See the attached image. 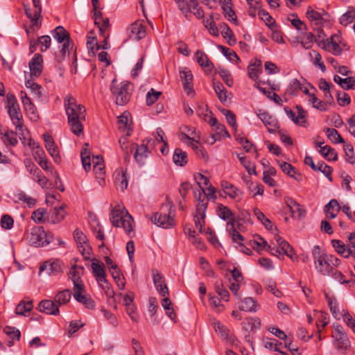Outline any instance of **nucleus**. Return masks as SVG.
<instances>
[{
    "instance_id": "obj_1",
    "label": "nucleus",
    "mask_w": 355,
    "mask_h": 355,
    "mask_svg": "<svg viewBox=\"0 0 355 355\" xmlns=\"http://www.w3.org/2000/svg\"><path fill=\"white\" fill-rule=\"evenodd\" d=\"M64 104L70 129L73 134L79 135L83 131L82 121L85 119L86 109L83 105L78 104L71 94L65 96Z\"/></svg>"
},
{
    "instance_id": "obj_2",
    "label": "nucleus",
    "mask_w": 355,
    "mask_h": 355,
    "mask_svg": "<svg viewBox=\"0 0 355 355\" xmlns=\"http://www.w3.org/2000/svg\"><path fill=\"white\" fill-rule=\"evenodd\" d=\"M194 196L198 200L196 212L193 216L195 225L198 230L202 232V226L205 224V212L209 200H216V189L212 185L207 189H200L194 191Z\"/></svg>"
},
{
    "instance_id": "obj_3",
    "label": "nucleus",
    "mask_w": 355,
    "mask_h": 355,
    "mask_svg": "<svg viewBox=\"0 0 355 355\" xmlns=\"http://www.w3.org/2000/svg\"><path fill=\"white\" fill-rule=\"evenodd\" d=\"M312 256L315 270L322 276H329L334 268L341 263V260L336 256L322 252L319 245L313 247Z\"/></svg>"
},
{
    "instance_id": "obj_4",
    "label": "nucleus",
    "mask_w": 355,
    "mask_h": 355,
    "mask_svg": "<svg viewBox=\"0 0 355 355\" xmlns=\"http://www.w3.org/2000/svg\"><path fill=\"white\" fill-rule=\"evenodd\" d=\"M223 220H228L225 228L232 241L234 243L242 244V242L244 241V237L241 235V232L244 231L242 219L236 218L232 210L223 206Z\"/></svg>"
},
{
    "instance_id": "obj_5",
    "label": "nucleus",
    "mask_w": 355,
    "mask_h": 355,
    "mask_svg": "<svg viewBox=\"0 0 355 355\" xmlns=\"http://www.w3.org/2000/svg\"><path fill=\"white\" fill-rule=\"evenodd\" d=\"M110 91L115 99L116 104L122 106L129 102L133 91V86L130 82L118 83L116 79H114L110 85Z\"/></svg>"
},
{
    "instance_id": "obj_6",
    "label": "nucleus",
    "mask_w": 355,
    "mask_h": 355,
    "mask_svg": "<svg viewBox=\"0 0 355 355\" xmlns=\"http://www.w3.org/2000/svg\"><path fill=\"white\" fill-rule=\"evenodd\" d=\"M124 207H114L112 210L110 220L116 227H123L125 232L130 234L132 230V217L126 211L124 214Z\"/></svg>"
},
{
    "instance_id": "obj_7",
    "label": "nucleus",
    "mask_w": 355,
    "mask_h": 355,
    "mask_svg": "<svg viewBox=\"0 0 355 355\" xmlns=\"http://www.w3.org/2000/svg\"><path fill=\"white\" fill-rule=\"evenodd\" d=\"M6 104V107L8 109V114L13 125L17 130L22 131L24 128L22 114L14 94L10 93L7 94Z\"/></svg>"
},
{
    "instance_id": "obj_8",
    "label": "nucleus",
    "mask_w": 355,
    "mask_h": 355,
    "mask_svg": "<svg viewBox=\"0 0 355 355\" xmlns=\"http://www.w3.org/2000/svg\"><path fill=\"white\" fill-rule=\"evenodd\" d=\"M180 10L182 12L187 19H190V13L193 12L198 19L204 17V11L199 6L198 0H190L189 2H184V0H178V2Z\"/></svg>"
},
{
    "instance_id": "obj_9",
    "label": "nucleus",
    "mask_w": 355,
    "mask_h": 355,
    "mask_svg": "<svg viewBox=\"0 0 355 355\" xmlns=\"http://www.w3.org/2000/svg\"><path fill=\"white\" fill-rule=\"evenodd\" d=\"M315 42L324 50L336 55L341 54L343 51L340 44V37L337 35H332L329 39H327L326 40H324V38H322V40H315Z\"/></svg>"
},
{
    "instance_id": "obj_10",
    "label": "nucleus",
    "mask_w": 355,
    "mask_h": 355,
    "mask_svg": "<svg viewBox=\"0 0 355 355\" xmlns=\"http://www.w3.org/2000/svg\"><path fill=\"white\" fill-rule=\"evenodd\" d=\"M92 269L94 273V275L96 278V280L98 284L104 283L105 286L101 285L102 288L105 290V293L107 295H111L113 293L112 291H110V287L107 280L106 279L105 271L104 269V266L103 263H92Z\"/></svg>"
},
{
    "instance_id": "obj_11",
    "label": "nucleus",
    "mask_w": 355,
    "mask_h": 355,
    "mask_svg": "<svg viewBox=\"0 0 355 355\" xmlns=\"http://www.w3.org/2000/svg\"><path fill=\"white\" fill-rule=\"evenodd\" d=\"M231 274L232 280L234 282H232V279H229V285L228 287L230 290L233 293L234 295L238 298L241 297L240 294L238 293L239 289L240 288L241 284L243 282V277L242 275V273L239 269H238L236 267H234L232 270L228 269Z\"/></svg>"
},
{
    "instance_id": "obj_12",
    "label": "nucleus",
    "mask_w": 355,
    "mask_h": 355,
    "mask_svg": "<svg viewBox=\"0 0 355 355\" xmlns=\"http://www.w3.org/2000/svg\"><path fill=\"white\" fill-rule=\"evenodd\" d=\"M128 31L129 38L135 41L143 39L146 35V26L142 21H136L132 23Z\"/></svg>"
},
{
    "instance_id": "obj_13",
    "label": "nucleus",
    "mask_w": 355,
    "mask_h": 355,
    "mask_svg": "<svg viewBox=\"0 0 355 355\" xmlns=\"http://www.w3.org/2000/svg\"><path fill=\"white\" fill-rule=\"evenodd\" d=\"M296 109L297 110V115H295V113L288 108V107H285L284 108L287 116L291 119L296 125L307 127L308 122L306 119V112L303 110L302 106L297 105Z\"/></svg>"
},
{
    "instance_id": "obj_14",
    "label": "nucleus",
    "mask_w": 355,
    "mask_h": 355,
    "mask_svg": "<svg viewBox=\"0 0 355 355\" xmlns=\"http://www.w3.org/2000/svg\"><path fill=\"white\" fill-rule=\"evenodd\" d=\"M84 288V285H80L76 282L75 287H73V297L77 302L84 304L86 308L93 309L95 306L94 300L90 297L82 294Z\"/></svg>"
},
{
    "instance_id": "obj_15",
    "label": "nucleus",
    "mask_w": 355,
    "mask_h": 355,
    "mask_svg": "<svg viewBox=\"0 0 355 355\" xmlns=\"http://www.w3.org/2000/svg\"><path fill=\"white\" fill-rule=\"evenodd\" d=\"M151 221L164 229L171 228L175 226V221L173 217L169 214L162 213H155L151 218Z\"/></svg>"
},
{
    "instance_id": "obj_16",
    "label": "nucleus",
    "mask_w": 355,
    "mask_h": 355,
    "mask_svg": "<svg viewBox=\"0 0 355 355\" xmlns=\"http://www.w3.org/2000/svg\"><path fill=\"white\" fill-rule=\"evenodd\" d=\"M46 271L48 275H58L62 272V263L59 260L46 261L40 267L39 274Z\"/></svg>"
},
{
    "instance_id": "obj_17",
    "label": "nucleus",
    "mask_w": 355,
    "mask_h": 355,
    "mask_svg": "<svg viewBox=\"0 0 355 355\" xmlns=\"http://www.w3.org/2000/svg\"><path fill=\"white\" fill-rule=\"evenodd\" d=\"M134 149H136V151L134 154V158L135 161L140 166L144 165L147 157L150 153L148 150V148L147 144H141V145H138L137 144H132L130 146L131 151Z\"/></svg>"
},
{
    "instance_id": "obj_18",
    "label": "nucleus",
    "mask_w": 355,
    "mask_h": 355,
    "mask_svg": "<svg viewBox=\"0 0 355 355\" xmlns=\"http://www.w3.org/2000/svg\"><path fill=\"white\" fill-rule=\"evenodd\" d=\"M46 232L42 227H34L31 228L28 236V241L32 245L35 247L44 246V239Z\"/></svg>"
},
{
    "instance_id": "obj_19",
    "label": "nucleus",
    "mask_w": 355,
    "mask_h": 355,
    "mask_svg": "<svg viewBox=\"0 0 355 355\" xmlns=\"http://www.w3.org/2000/svg\"><path fill=\"white\" fill-rule=\"evenodd\" d=\"M43 137L45 143V148L49 152V155L53 157L55 162L60 163L61 161V157L58 152V148L55 144L53 137L48 133L44 134Z\"/></svg>"
},
{
    "instance_id": "obj_20",
    "label": "nucleus",
    "mask_w": 355,
    "mask_h": 355,
    "mask_svg": "<svg viewBox=\"0 0 355 355\" xmlns=\"http://www.w3.org/2000/svg\"><path fill=\"white\" fill-rule=\"evenodd\" d=\"M21 98L24 110L30 119L33 121H37L39 119V115L37 112L36 107L31 100L28 97L26 92H21Z\"/></svg>"
},
{
    "instance_id": "obj_21",
    "label": "nucleus",
    "mask_w": 355,
    "mask_h": 355,
    "mask_svg": "<svg viewBox=\"0 0 355 355\" xmlns=\"http://www.w3.org/2000/svg\"><path fill=\"white\" fill-rule=\"evenodd\" d=\"M153 281L158 293L163 297L168 294V288L164 277L157 270H153Z\"/></svg>"
},
{
    "instance_id": "obj_22",
    "label": "nucleus",
    "mask_w": 355,
    "mask_h": 355,
    "mask_svg": "<svg viewBox=\"0 0 355 355\" xmlns=\"http://www.w3.org/2000/svg\"><path fill=\"white\" fill-rule=\"evenodd\" d=\"M37 309L39 311L45 313L49 315H59L60 311L55 301L44 300H42L38 304Z\"/></svg>"
},
{
    "instance_id": "obj_23",
    "label": "nucleus",
    "mask_w": 355,
    "mask_h": 355,
    "mask_svg": "<svg viewBox=\"0 0 355 355\" xmlns=\"http://www.w3.org/2000/svg\"><path fill=\"white\" fill-rule=\"evenodd\" d=\"M42 56L39 53H36L30 61L28 65L32 76L38 77L42 73Z\"/></svg>"
},
{
    "instance_id": "obj_24",
    "label": "nucleus",
    "mask_w": 355,
    "mask_h": 355,
    "mask_svg": "<svg viewBox=\"0 0 355 355\" xmlns=\"http://www.w3.org/2000/svg\"><path fill=\"white\" fill-rule=\"evenodd\" d=\"M180 76L182 81L184 89L187 92V94L189 95L190 92H193V75L189 69L187 67H183L180 69Z\"/></svg>"
},
{
    "instance_id": "obj_25",
    "label": "nucleus",
    "mask_w": 355,
    "mask_h": 355,
    "mask_svg": "<svg viewBox=\"0 0 355 355\" xmlns=\"http://www.w3.org/2000/svg\"><path fill=\"white\" fill-rule=\"evenodd\" d=\"M223 15L232 24L239 25V20L232 8V0H223Z\"/></svg>"
},
{
    "instance_id": "obj_26",
    "label": "nucleus",
    "mask_w": 355,
    "mask_h": 355,
    "mask_svg": "<svg viewBox=\"0 0 355 355\" xmlns=\"http://www.w3.org/2000/svg\"><path fill=\"white\" fill-rule=\"evenodd\" d=\"M336 349L342 353H346L350 347V341L346 334L332 336Z\"/></svg>"
},
{
    "instance_id": "obj_27",
    "label": "nucleus",
    "mask_w": 355,
    "mask_h": 355,
    "mask_svg": "<svg viewBox=\"0 0 355 355\" xmlns=\"http://www.w3.org/2000/svg\"><path fill=\"white\" fill-rule=\"evenodd\" d=\"M259 118L264 123L269 132H275L278 128L277 121L266 112L260 113Z\"/></svg>"
},
{
    "instance_id": "obj_28",
    "label": "nucleus",
    "mask_w": 355,
    "mask_h": 355,
    "mask_svg": "<svg viewBox=\"0 0 355 355\" xmlns=\"http://www.w3.org/2000/svg\"><path fill=\"white\" fill-rule=\"evenodd\" d=\"M197 62L202 67L206 73L212 71V64L209 62L207 55L202 51H197L195 54Z\"/></svg>"
},
{
    "instance_id": "obj_29",
    "label": "nucleus",
    "mask_w": 355,
    "mask_h": 355,
    "mask_svg": "<svg viewBox=\"0 0 355 355\" xmlns=\"http://www.w3.org/2000/svg\"><path fill=\"white\" fill-rule=\"evenodd\" d=\"M325 298L333 317L340 320L343 313L340 311L336 298L334 296H329L327 293H325Z\"/></svg>"
},
{
    "instance_id": "obj_30",
    "label": "nucleus",
    "mask_w": 355,
    "mask_h": 355,
    "mask_svg": "<svg viewBox=\"0 0 355 355\" xmlns=\"http://www.w3.org/2000/svg\"><path fill=\"white\" fill-rule=\"evenodd\" d=\"M84 272V267L80 265H73L71 270H69V275L71 277V280L73 284V287H75V284L76 282L80 285H84L80 276L83 275Z\"/></svg>"
},
{
    "instance_id": "obj_31",
    "label": "nucleus",
    "mask_w": 355,
    "mask_h": 355,
    "mask_svg": "<svg viewBox=\"0 0 355 355\" xmlns=\"http://www.w3.org/2000/svg\"><path fill=\"white\" fill-rule=\"evenodd\" d=\"M93 170L95 173L96 178L98 179H101L104 182L103 175L105 173L104 171V164L103 159L102 157L99 156H94L93 157Z\"/></svg>"
},
{
    "instance_id": "obj_32",
    "label": "nucleus",
    "mask_w": 355,
    "mask_h": 355,
    "mask_svg": "<svg viewBox=\"0 0 355 355\" xmlns=\"http://www.w3.org/2000/svg\"><path fill=\"white\" fill-rule=\"evenodd\" d=\"M341 207L335 199L331 200L324 207V211L327 217L334 218L338 215Z\"/></svg>"
},
{
    "instance_id": "obj_33",
    "label": "nucleus",
    "mask_w": 355,
    "mask_h": 355,
    "mask_svg": "<svg viewBox=\"0 0 355 355\" xmlns=\"http://www.w3.org/2000/svg\"><path fill=\"white\" fill-rule=\"evenodd\" d=\"M173 161L177 166H183L188 162V157L186 152L181 148H175L173 155Z\"/></svg>"
},
{
    "instance_id": "obj_34",
    "label": "nucleus",
    "mask_w": 355,
    "mask_h": 355,
    "mask_svg": "<svg viewBox=\"0 0 355 355\" xmlns=\"http://www.w3.org/2000/svg\"><path fill=\"white\" fill-rule=\"evenodd\" d=\"M51 35L58 43H62L70 39L69 33L62 26H58L54 28L51 31Z\"/></svg>"
},
{
    "instance_id": "obj_35",
    "label": "nucleus",
    "mask_w": 355,
    "mask_h": 355,
    "mask_svg": "<svg viewBox=\"0 0 355 355\" xmlns=\"http://www.w3.org/2000/svg\"><path fill=\"white\" fill-rule=\"evenodd\" d=\"M128 112H124L118 117L119 128L123 132H126V136H130L132 131L130 124L128 123Z\"/></svg>"
},
{
    "instance_id": "obj_36",
    "label": "nucleus",
    "mask_w": 355,
    "mask_h": 355,
    "mask_svg": "<svg viewBox=\"0 0 355 355\" xmlns=\"http://www.w3.org/2000/svg\"><path fill=\"white\" fill-rule=\"evenodd\" d=\"M278 164L282 171L286 175H289L291 178H295L297 181H300L302 180V177L300 174H298L296 176V171L295 168L289 163L286 162H280L278 161Z\"/></svg>"
},
{
    "instance_id": "obj_37",
    "label": "nucleus",
    "mask_w": 355,
    "mask_h": 355,
    "mask_svg": "<svg viewBox=\"0 0 355 355\" xmlns=\"http://www.w3.org/2000/svg\"><path fill=\"white\" fill-rule=\"evenodd\" d=\"M223 193L232 199L241 198L242 192L232 184L223 182Z\"/></svg>"
},
{
    "instance_id": "obj_38",
    "label": "nucleus",
    "mask_w": 355,
    "mask_h": 355,
    "mask_svg": "<svg viewBox=\"0 0 355 355\" xmlns=\"http://www.w3.org/2000/svg\"><path fill=\"white\" fill-rule=\"evenodd\" d=\"M66 207L65 205H62L60 207H55L53 208V210L52 211V214L51 216V220L53 223H58L60 221H62L65 216H66V211L64 210Z\"/></svg>"
},
{
    "instance_id": "obj_39",
    "label": "nucleus",
    "mask_w": 355,
    "mask_h": 355,
    "mask_svg": "<svg viewBox=\"0 0 355 355\" xmlns=\"http://www.w3.org/2000/svg\"><path fill=\"white\" fill-rule=\"evenodd\" d=\"M257 304L256 300L250 297L244 298L239 306L241 310L249 312L257 311Z\"/></svg>"
},
{
    "instance_id": "obj_40",
    "label": "nucleus",
    "mask_w": 355,
    "mask_h": 355,
    "mask_svg": "<svg viewBox=\"0 0 355 355\" xmlns=\"http://www.w3.org/2000/svg\"><path fill=\"white\" fill-rule=\"evenodd\" d=\"M322 40L320 34L318 35V38H315L314 35L312 33H306L304 35L298 40V42L301 44L302 47L305 49H309L312 47L313 42H315V40Z\"/></svg>"
},
{
    "instance_id": "obj_41",
    "label": "nucleus",
    "mask_w": 355,
    "mask_h": 355,
    "mask_svg": "<svg viewBox=\"0 0 355 355\" xmlns=\"http://www.w3.org/2000/svg\"><path fill=\"white\" fill-rule=\"evenodd\" d=\"M31 25L30 28L26 29V32L28 35L30 33L31 30L32 31H35L41 28L42 19H41L40 9H39L38 10H35V12L33 13V17L32 19H31Z\"/></svg>"
},
{
    "instance_id": "obj_42",
    "label": "nucleus",
    "mask_w": 355,
    "mask_h": 355,
    "mask_svg": "<svg viewBox=\"0 0 355 355\" xmlns=\"http://www.w3.org/2000/svg\"><path fill=\"white\" fill-rule=\"evenodd\" d=\"M319 152L328 161H336L338 159L337 153L330 146L326 145L321 147Z\"/></svg>"
},
{
    "instance_id": "obj_43",
    "label": "nucleus",
    "mask_w": 355,
    "mask_h": 355,
    "mask_svg": "<svg viewBox=\"0 0 355 355\" xmlns=\"http://www.w3.org/2000/svg\"><path fill=\"white\" fill-rule=\"evenodd\" d=\"M198 114L200 117L202 118L205 121L207 122L211 126L214 127L218 124L217 119L214 116L212 112L209 111L207 108L205 109V113L202 110V112L198 111ZM219 128V125L216 126V129Z\"/></svg>"
},
{
    "instance_id": "obj_44",
    "label": "nucleus",
    "mask_w": 355,
    "mask_h": 355,
    "mask_svg": "<svg viewBox=\"0 0 355 355\" xmlns=\"http://www.w3.org/2000/svg\"><path fill=\"white\" fill-rule=\"evenodd\" d=\"M243 328L246 331H254L260 328L261 320L259 318H248L243 322Z\"/></svg>"
},
{
    "instance_id": "obj_45",
    "label": "nucleus",
    "mask_w": 355,
    "mask_h": 355,
    "mask_svg": "<svg viewBox=\"0 0 355 355\" xmlns=\"http://www.w3.org/2000/svg\"><path fill=\"white\" fill-rule=\"evenodd\" d=\"M250 246L257 251H261L263 250H267L268 245L267 242L264 240L263 238L260 236H257L254 238V239L250 241Z\"/></svg>"
},
{
    "instance_id": "obj_46",
    "label": "nucleus",
    "mask_w": 355,
    "mask_h": 355,
    "mask_svg": "<svg viewBox=\"0 0 355 355\" xmlns=\"http://www.w3.org/2000/svg\"><path fill=\"white\" fill-rule=\"evenodd\" d=\"M331 244L336 252L344 258H348V252L344 243L338 239L331 241Z\"/></svg>"
},
{
    "instance_id": "obj_47",
    "label": "nucleus",
    "mask_w": 355,
    "mask_h": 355,
    "mask_svg": "<svg viewBox=\"0 0 355 355\" xmlns=\"http://www.w3.org/2000/svg\"><path fill=\"white\" fill-rule=\"evenodd\" d=\"M71 299V292L69 289L60 291L55 297V301L58 306L65 304L69 302Z\"/></svg>"
},
{
    "instance_id": "obj_48",
    "label": "nucleus",
    "mask_w": 355,
    "mask_h": 355,
    "mask_svg": "<svg viewBox=\"0 0 355 355\" xmlns=\"http://www.w3.org/2000/svg\"><path fill=\"white\" fill-rule=\"evenodd\" d=\"M324 132L327 135V138L334 144L344 143V140L338 133V132L331 128H327L324 129Z\"/></svg>"
},
{
    "instance_id": "obj_49",
    "label": "nucleus",
    "mask_w": 355,
    "mask_h": 355,
    "mask_svg": "<svg viewBox=\"0 0 355 355\" xmlns=\"http://www.w3.org/2000/svg\"><path fill=\"white\" fill-rule=\"evenodd\" d=\"M223 115L225 116L228 125L232 128L234 132H236L238 130V124L235 114L230 110L223 109Z\"/></svg>"
},
{
    "instance_id": "obj_50",
    "label": "nucleus",
    "mask_w": 355,
    "mask_h": 355,
    "mask_svg": "<svg viewBox=\"0 0 355 355\" xmlns=\"http://www.w3.org/2000/svg\"><path fill=\"white\" fill-rule=\"evenodd\" d=\"M33 307V302H20L15 308V313L19 315H26V313L30 312Z\"/></svg>"
},
{
    "instance_id": "obj_51",
    "label": "nucleus",
    "mask_w": 355,
    "mask_h": 355,
    "mask_svg": "<svg viewBox=\"0 0 355 355\" xmlns=\"http://www.w3.org/2000/svg\"><path fill=\"white\" fill-rule=\"evenodd\" d=\"M307 18L312 22H314L315 25H320L322 24L323 17L320 13L315 11L311 6H309L306 12Z\"/></svg>"
},
{
    "instance_id": "obj_52",
    "label": "nucleus",
    "mask_w": 355,
    "mask_h": 355,
    "mask_svg": "<svg viewBox=\"0 0 355 355\" xmlns=\"http://www.w3.org/2000/svg\"><path fill=\"white\" fill-rule=\"evenodd\" d=\"M302 89V85L300 82L297 79H293L286 89V94L291 96H297Z\"/></svg>"
},
{
    "instance_id": "obj_53",
    "label": "nucleus",
    "mask_w": 355,
    "mask_h": 355,
    "mask_svg": "<svg viewBox=\"0 0 355 355\" xmlns=\"http://www.w3.org/2000/svg\"><path fill=\"white\" fill-rule=\"evenodd\" d=\"M253 214L256 216L266 229L272 230V222L263 214V213L258 208L253 209Z\"/></svg>"
},
{
    "instance_id": "obj_54",
    "label": "nucleus",
    "mask_w": 355,
    "mask_h": 355,
    "mask_svg": "<svg viewBox=\"0 0 355 355\" xmlns=\"http://www.w3.org/2000/svg\"><path fill=\"white\" fill-rule=\"evenodd\" d=\"M205 26L207 28L209 32L214 35V36H218L219 35V31L218 29V27L216 26V21L214 17V15H210V19H207L206 21H203Z\"/></svg>"
},
{
    "instance_id": "obj_55",
    "label": "nucleus",
    "mask_w": 355,
    "mask_h": 355,
    "mask_svg": "<svg viewBox=\"0 0 355 355\" xmlns=\"http://www.w3.org/2000/svg\"><path fill=\"white\" fill-rule=\"evenodd\" d=\"M355 18V9L349 8L348 10L340 17V23L343 26L351 24Z\"/></svg>"
},
{
    "instance_id": "obj_56",
    "label": "nucleus",
    "mask_w": 355,
    "mask_h": 355,
    "mask_svg": "<svg viewBox=\"0 0 355 355\" xmlns=\"http://www.w3.org/2000/svg\"><path fill=\"white\" fill-rule=\"evenodd\" d=\"M1 139L6 145H10L12 146H15L18 143L16 133L13 131L6 132L2 136Z\"/></svg>"
},
{
    "instance_id": "obj_57",
    "label": "nucleus",
    "mask_w": 355,
    "mask_h": 355,
    "mask_svg": "<svg viewBox=\"0 0 355 355\" xmlns=\"http://www.w3.org/2000/svg\"><path fill=\"white\" fill-rule=\"evenodd\" d=\"M223 38L227 39V43L230 46H233L236 44V38L233 31L228 25L223 23Z\"/></svg>"
},
{
    "instance_id": "obj_58",
    "label": "nucleus",
    "mask_w": 355,
    "mask_h": 355,
    "mask_svg": "<svg viewBox=\"0 0 355 355\" xmlns=\"http://www.w3.org/2000/svg\"><path fill=\"white\" fill-rule=\"evenodd\" d=\"M309 101L313 105V107L320 111H326L327 110L325 102L318 99L314 94H309Z\"/></svg>"
},
{
    "instance_id": "obj_59",
    "label": "nucleus",
    "mask_w": 355,
    "mask_h": 355,
    "mask_svg": "<svg viewBox=\"0 0 355 355\" xmlns=\"http://www.w3.org/2000/svg\"><path fill=\"white\" fill-rule=\"evenodd\" d=\"M282 345V343H279L278 340L274 338H266L263 340V346L265 348L278 352L279 351V346Z\"/></svg>"
},
{
    "instance_id": "obj_60",
    "label": "nucleus",
    "mask_w": 355,
    "mask_h": 355,
    "mask_svg": "<svg viewBox=\"0 0 355 355\" xmlns=\"http://www.w3.org/2000/svg\"><path fill=\"white\" fill-rule=\"evenodd\" d=\"M161 94V92H157L155 89L151 88L146 94V105L149 106L154 104L158 100Z\"/></svg>"
},
{
    "instance_id": "obj_61",
    "label": "nucleus",
    "mask_w": 355,
    "mask_h": 355,
    "mask_svg": "<svg viewBox=\"0 0 355 355\" xmlns=\"http://www.w3.org/2000/svg\"><path fill=\"white\" fill-rule=\"evenodd\" d=\"M162 305L164 309L166 315L171 319L174 320L175 318V314L174 313L173 309L171 306V302L168 297L166 296L162 300Z\"/></svg>"
},
{
    "instance_id": "obj_62",
    "label": "nucleus",
    "mask_w": 355,
    "mask_h": 355,
    "mask_svg": "<svg viewBox=\"0 0 355 355\" xmlns=\"http://www.w3.org/2000/svg\"><path fill=\"white\" fill-rule=\"evenodd\" d=\"M110 273L119 288L120 290H123L125 284L124 278L121 277L120 270L118 268L115 270H111Z\"/></svg>"
},
{
    "instance_id": "obj_63",
    "label": "nucleus",
    "mask_w": 355,
    "mask_h": 355,
    "mask_svg": "<svg viewBox=\"0 0 355 355\" xmlns=\"http://www.w3.org/2000/svg\"><path fill=\"white\" fill-rule=\"evenodd\" d=\"M316 171L322 172L330 181H332L331 173L333 171L331 166L323 162H319L317 164Z\"/></svg>"
},
{
    "instance_id": "obj_64",
    "label": "nucleus",
    "mask_w": 355,
    "mask_h": 355,
    "mask_svg": "<svg viewBox=\"0 0 355 355\" xmlns=\"http://www.w3.org/2000/svg\"><path fill=\"white\" fill-rule=\"evenodd\" d=\"M194 179L200 189H207L211 185L209 179L200 173L194 174Z\"/></svg>"
}]
</instances>
